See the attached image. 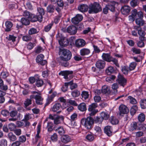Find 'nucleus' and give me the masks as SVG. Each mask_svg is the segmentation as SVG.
<instances>
[{
	"label": "nucleus",
	"instance_id": "nucleus-13",
	"mask_svg": "<svg viewBox=\"0 0 146 146\" xmlns=\"http://www.w3.org/2000/svg\"><path fill=\"white\" fill-rule=\"evenodd\" d=\"M106 62L105 61L100 60L97 61L96 63V67L100 70L103 69L105 67Z\"/></svg>",
	"mask_w": 146,
	"mask_h": 146
},
{
	"label": "nucleus",
	"instance_id": "nucleus-50",
	"mask_svg": "<svg viewBox=\"0 0 146 146\" xmlns=\"http://www.w3.org/2000/svg\"><path fill=\"white\" fill-rule=\"evenodd\" d=\"M9 129L11 131H13L16 128V126L13 123L9 124L8 125Z\"/></svg>",
	"mask_w": 146,
	"mask_h": 146
},
{
	"label": "nucleus",
	"instance_id": "nucleus-25",
	"mask_svg": "<svg viewBox=\"0 0 146 146\" xmlns=\"http://www.w3.org/2000/svg\"><path fill=\"white\" fill-rule=\"evenodd\" d=\"M104 131L105 133L108 136H111L112 133L111 127L109 126H107L105 127L104 128Z\"/></svg>",
	"mask_w": 146,
	"mask_h": 146
},
{
	"label": "nucleus",
	"instance_id": "nucleus-30",
	"mask_svg": "<svg viewBox=\"0 0 146 146\" xmlns=\"http://www.w3.org/2000/svg\"><path fill=\"white\" fill-rule=\"evenodd\" d=\"M86 139L88 141L91 142L94 140L95 136L92 133H90L86 135Z\"/></svg>",
	"mask_w": 146,
	"mask_h": 146
},
{
	"label": "nucleus",
	"instance_id": "nucleus-42",
	"mask_svg": "<svg viewBox=\"0 0 146 146\" xmlns=\"http://www.w3.org/2000/svg\"><path fill=\"white\" fill-rule=\"evenodd\" d=\"M55 7L52 5H48L47 8V11L49 13H52L54 12Z\"/></svg>",
	"mask_w": 146,
	"mask_h": 146
},
{
	"label": "nucleus",
	"instance_id": "nucleus-38",
	"mask_svg": "<svg viewBox=\"0 0 146 146\" xmlns=\"http://www.w3.org/2000/svg\"><path fill=\"white\" fill-rule=\"evenodd\" d=\"M110 92V89L108 86L106 85L103 86L102 88V92L104 94L108 93Z\"/></svg>",
	"mask_w": 146,
	"mask_h": 146
},
{
	"label": "nucleus",
	"instance_id": "nucleus-64",
	"mask_svg": "<svg viewBox=\"0 0 146 146\" xmlns=\"http://www.w3.org/2000/svg\"><path fill=\"white\" fill-rule=\"evenodd\" d=\"M17 113L18 111L16 110L12 111L9 113L10 116L13 117H15L17 115Z\"/></svg>",
	"mask_w": 146,
	"mask_h": 146
},
{
	"label": "nucleus",
	"instance_id": "nucleus-60",
	"mask_svg": "<svg viewBox=\"0 0 146 146\" xmlns=\"http://www.w3.org/2000/svg\"><path fill=\"white\" fill-rule=\"evenodd\" d=\"M53 23H51L47 26H46L44 28V30L46 32H48L51 29L53 25Z\"/></svg>",
	"mask_w": 146,
	"mask_h": 146
},
{
	"label": "nucleus",
	"instance_id": "nucleus-37",
	"mask_svg": "<svg viewBox=\"0 0 146 146\" xmlns=\"http://www.w3.org/2000/svg\"><path fill=\"white\" fill-rule=\"evenodd\" d=\"M100 116L103 119V120H107L108 119L109 117V115L107 113L105 112H102L100 113Z\"/></svg>",
	"mask_w": 146,
	"mask_h": 146
},
{
	"label": "nucleus",
	"instance_id": "nucleus-40",
	"mask_svg": "<svg viewBox=\"0 0 146 146\" xmlns=\"http://www.w3.org/2000/svg\"><path fill=\"white\" fill-rule=\"evenodd\" d=\"M137 110L138 108L136 106H133L130 110V113L131 115H134Z\"/></svg>",
	"mask_w": 146,
	"mask_h": 146
},
{
	"label": "nucleus",
	"instance_id": "nucleus-1",
	"mask_svg": "<svg viewBox=\"0 0 146 146\" xmlns=\"http://www.w3.org/2000/svg\"><path fill=\"white\" fill-rule=\"evenodd\" d=\"M59 52L60 56L57 58V61L59 62H62V61H68L72 58V53L68 50L65 49H62L59 48Z\"/></svg>",
	"mask_w": 146,
	"mask_h": 146
},
{
	"label": "nucleus",
	"instance_id": "nucleus-5",
	"mask_svg": "<svg viewBox=\"0 0 146 146\" xmlns=\"http://www.w3.org/2000/svg\"><path fill=\"white\" fill-rule=\"evenodd\" d=\"M60 34L58 33L56 35V37L60 45L64 47H66L68 45L69 42L68 40L66 38H64L63 36H62L60 38Z\"/></svg>",
	"mask_w": 146,
	"mask_h": 146
},
{
	"label": "nucleus",
	"instance_id": "nucleus-29",
	"mask_svg": "<svg viewBox=\"0 0 146 146\" xmlns=\"http://www.w3.org/2000/svg\"><path fill=\"white\" fill-rule=\"evenodd\" d=\"M61 107V105L60 103H56L54 105L52 108V110L53 111L56 112L59 110Z\"/></svg>",
	"mask_w": 146,
	"mask_h": 146
},
{
	"label": "nucleus",
	"instance_id": "nucleus-28",
	"mask_svg": "<svg viewBox=\"0 0 146 146\" xmlns=\"http://www.w3.org/2000/svg\"><path fill=\"white\" fill-rule=\"evenodd\" d=\"M8 137L10 141H14L17 139L16 136L12 132H10L8 134Z\"/></svg>",
	"mask_w": 146,
	"mask_h": 146
},
{
	"label": "nucleus",
	"instance_id": "nucleus-56",
	"mask_svg": "<svg viewBox=\"0 0 146 146\" xmlns=\"http://www.w3.org/2000/svg\"><path fill=\"white\" fill-rule=\"evenodd\" d=\"M26 140V137L24 135H22L19 137V141L20 142V143H23L25 142Z\"/></svg>",
	"mask_w": 146,
	"mask_h": 146
},
{
	"label": "nucleus",
	"instance_id": "nucleus-6",
	"mask_svg": "<svg viewBox=\"0 0 146 146\" xmlns=\"http://www.w3.org/2000/svg\"><path fill=\"white\" fill-rule=\"evenodd\" d=\"M97 106V104L96 103H92L89 106L88 110L90 112L89 114L90 115H94L98 112V110L96 109Z\"/></svg>",
	"mask_w": 146,
	"mask_h": 146
},
{
	"label": "nucleus",
	"instance_id": "nucleus-51",
	"mask_svg": "<svg viewBox=\"0 0 146 146\" xmlns=\"http://www.w3.org/2000/svg\"><path fill=\"white\" fill-rule=\"evenodd\" d=\"M39 13V15H38L39 16H42L45 14V11L41 7H38L37 9Z\"/></svg>",
	"mask_w": 146,
	"mask_h": 146
},
{
	"label": "nucleus",
	"instance_id": "nucleus-43",
	"mask_svg": "<svg viewBox=\"0 0 146 146\" xmlns=\"http://www.w3.org/2000/svg\"><path fill=\"white\" fill-rule=\"evenodd\" d=\"M138 118L139 122H143L144 121L145 119V115L143 113H141L139 115Z\"/></svg>",
	"mask_w": 146,
	"mask_h": 146
},
{
	"label": "nucleus",
	"instance_id": "nucleus-34",
	"mask_svg": "<svg viewBox=\"0 0 146 146\" xmlns=\"http://www.w3.org/2000/svg\"><path fill=\"white\" fill-rule=\"evenodd\" d=\"M43 81L41 79L38 78L36 79L35 84L37 87L42 86L43 84Z\"/></svg>",
	"mask_w": 146,
	"mask_h": 146
},
{
	"label": "nucleus",
	"instance_id": "nucleus-49",
	"mask_svg": "<svg viewBox=\"0 0 146 146\" xmlns=\"http://www.w3.org/2000/svg\"><path fill=\"white\" fill-rule=\"evenodd\" d=\"M145 35V33L144 31L142 32L141 33L140 35H139L140 36L139 38L140 41L143 42L144 41L146 40V38L144 36Z\"/></svg>",
	"mask_w": 146,
	"mask_h": 146
},
{
	"label": "nucleus",
	"instance_id": "nucleus-45",
	"mask_svg": "<svg viewBox=\"0 0 146 146\" xmlns=\"http://www.w3.org/2000/svg\"><path fill=\"white\" fill-rule=\"evenodd\" d=\"M128 100H129V102L132 104H134L137 103L136 100L131 96H129L128 97Z\"/></svg>",
	"mask_w": 146,
	"mask_h": 146
},
{
	"label": "nucleus",
	"instance_id": "nucleus-33",
	"mask_svg": "<svg viewBox=\"0 0 146 146\" xmlns=\"http://www.w3.org/2000/svg\"><path fill=\"white\" fill-rule=\"evenodd\" d=\"M21 22L23 25L26 26L29 25L30 23V22L28 19L24 17L21 19Z\"/></svg>",
	"mask_w": 146,
	"mask_h": 146
},
{
	"label": "nucleus",
	"instance_id": "nucleus-2",
	"mask_svg": "<svg viewBox=\"0 0 146 146\" xmlns=\"http://www.w3.org/2000/svg\"><path fill=\"white\" fill-rule=\"evenodd\" d=\"M31 93L32 94L30 96V99H35L36 103L38 105L42 104L43 99L41 97L40 92L33 91L31 92Z\"/></svg>",
	"mask_w": 146,
	"mask_h": 146
},
{
	"label": "nucleus",
	"instance_id": "nucleus-62",
	"mask_svg": "<svg viewBox=\"0 0 146 146\" xmlns=\"http://www.w3.org/2000/svg\"><path fill=\"white\" fill-rule=\"evenodd\" d=\"M57 4L58 6L60 7H61L62 9L64 6V3L62 0H58Z\"/></svg>",
	"mask_w": 146,
	"mask_h": 146
},
{
	"label": "nucleus",
	"instance_id": "nucleus-36",
	"mask_svg": "<svg viewBox=\"0 0 146 146\" xmlns=\"http://www.w3.org/2000/svg\"><path fill=\"white\" fill-rule=\"evenodd\" d=\"M32 99L27 98L25 100L24 103L25 107L26 108L28 106L31 105L32 103L31 99Z\"/></svg>",
	"mask_w": 146,
	"mask_h": 146
},
{
	"label": "nucleus",
	"instance_id": "nucleus-24",
	"mask_svg": "<svg viewBox=\"0 0 146 146\" xmlns=\"http://www.w3.org/2000/svg\"><path fill=\"white\" fill-rule=\"evenodd\" d=\"M55 131L57 132L58 134L60 135H64L65 133V131L63 127L62 126H59L54 128Z\"/></svg>",
	"mask_w": 146,
	"mask_h": 146
},
{
	"label": "nucleus",
	"instance_id": "nucleus-63",
	"mask_svg": "<svg viewBox=\"0 0 146 146\" xmlns=\"http://www.w3.org/2000/svg\"><path fill=\"white\" fill-rule=\"evenodd\" d=\"M7 145V141L6 139H3L0 141V146H6Z\"/></svg>",
	"mask_w": 146,
	"mask_h": 146
},
{
	"label": "nucleus",
	"instance_id": "nucleus-61",
	"mask_svg": "<svg viewBox=\"0 0 146 146\" xmlns=\"http://www.w3.org/2000/svg\"><path fill=\"white\" fill-rule=\"evenodd\" d=\"M112 62L114 64L118 67H119V64L118 63V60L117 59L112 57L111 59L110 60V62Z\"/></svg>",
	"mask_w": 146,
	"mask_h": 146
},
{
	"label": "nucleus",
	"instance_id": "nucleus-10",
	"mask_svg": "<svg viewBox=\"0 0 146 146\" xmlns=\"http://www.w3.org/2000/svg\"><path fill=\"white\" fill-rule=\"evenodd\" d=\"M82 16L79 14H77L76 16L72 19V22L75 25L78 24L83 19Z\"/></svg>",
	"mask_w": 146,
	"mask_h": 146
},
{
	"label": "nucleus",
	"instance_id": "nucleus-4",
	"mask_svg": "<svg viewBox=\"0 0 146 146\" xmlns=\"http://www.w3.org/2000/svg\"><path fill=\"white\" fill-rule=\"evenodd\" d=\"M94 123V119L91 117H88L87 118H83L81 120L82 124L88 129L92 128Z\"/></svg>",
	"mask_w": 146,
	"mask_h": 146
},
{
	"label": "nucleus",
	"instance_id": "nucleus-17",
	"mask_svg": "<svg viewBox=\"0 0 146 146\" xmlns=\"http://www.w3.org/2000/svg\"><path fill=\"white\" fill-rule=\"evenodd\" d=\"M73 73L72 71L65 70L61 71L59 73V75H61L64 76V78L66 79L68 78V75L69 74H72Z\"/></svg>",
	"mask_w": 146,
	"mask_h": 146
},
{
	"label": "nucleus",
	"instance_id": "nucleus-52",
	"mask_svg": "<svg viewBox=\"0 0 146 146\" xmlns=\"http://www.w3.org/2000/svg\"><path fill=\"white\" fill-rule=\"evenodd\" d=\"M106 73L110 75L114 71L113 68L111 66H109L106 70Z\"/></svg>",
	"mask_w": 146,
	"mask_h": 146
},
{
	"label": "nucleus",
	"instance_id": "nucleus-20",
	"mask_svg": "<svg viewBox=\"0 0 146 146\" xmlns=\"http://www.w3.org/2000/svg\"><path fill=\"white\" fill-rule=\"evenodd\" d=\"M102 58L104 61L110 62L112 57L111 56L110 53H103L102 56Z\"/></svg>",
	"mask_w": 146,
	"mask_h": 146
},
{
	"label": "nucleus",
	"instance_id": "nucleus-41",
	"mask_svg": "<svg viewBox=\"0 0 146 146\" xmlns=\"http://www.w3.org/2000/svg\"><path fill=\"white\" fill-rule=\"evenodd\" d=\"M140 106L141 108L145 109L146 108V100L141 99L140 102Z\"/></svg>",
	"mask_w": 146,
	"mask_h": 146
},
{
	"label": "nucleus",
	"instance_id": "nucleus-11",
	"mask_svg": "<svg viewBox=\"0 0 146 146\" xmlns=\"http://www.w3.org/2000/svg\"><path fill=\"white\" fill-rule=\"evenodd\" d=\"M64 117L62 115H56L54 120V124L57 125L61 123L64 121Z\"/></svg>",
	"mask_w": 146,
	"mask_h": 146
},
{
	"label": "nucleus",
	"instance_id": "nucleus-54",
	"mask_svg": "<svg viewBox=\"0 0 146 146\" xmlns=\"http://www.w3.org/2000/svg\"><path fill=\"white\" fill-rule=\"evenodd\" d=\"M115 78V76L114 75H111L109 77L106 78V80L107 82H112V81L114 80Z\"/></svg>",
	"mask_w": 146,
	"mask_h": 146
},
{
	"label": "nucleus",
	"instance_id": "nucleus-35",
	"mask_svg": "<svg viewBox=\"0 0 146 146\" xmlns=\"http://www.w3.org/2000/svg\"><path fill=\"white\" fill-rule=\"evenodd\" d=\"M53 124L52 122H48L47 123L46 128L48 132H51L53 130Z\"/></svg>",
	"mask_w": 146,
	"mask_h": 146
},
{
	"label": "nucleus",
	"instance_id": "nucleus-44",
	"mask_svg": "<svg viewBox=\"0 0 146 146\" xmlns=\"http://www.w3.org/2000/svg\"><path fill=\"white\" fill-rule=\"evenodd\" d=\"M81 95L83 98L86 100L88 98L89 94L88 92L86 91H83Z\"/></svg>",
	"mask_w": 146,
	"mask_h": 146
},
{
	"label": "nucleus",
	"instance_id": "nucleus-9",
	"mask_svg": "<svg viewBox=\"0 0 146 146\" xmlns=\"http://www.w3.org/2000/svg\"><path fill=\"white\" fill-rule=\"evenodd\" d=\"M86 44V43L85 40L82 39H77L75 42V46L78 48L83 47Z\"/></svg>",
	"mask_w": 146,
	"mask_h": 146
},
{
	"label": "nucleus",
	"instance_id": "nucleus-19",
	"mask_svg": "<svg viewBox=\"0 0 146 146\" xmlns=\"http://www.w3.org/2000/svg\"><path fill=\"white\" fill-rule=\"evenodd\" d=\"M121 11L123 15H127L130 11V7L128 6H124L121 8Z\"/></svg>",
	"mask_w": 146,
	"mask_h": 146
},
{
	"label": "nucleus",
	"instance_id": "nucleus-59",
	"mask_svg": "<svg viewBox=\"0 0 146 146\" xmlns=\"http://www.w3.org/2000/svg\"><path fill=\"white\" fill-rule=\"evenodd\" d=\"M131 51L134 53L136 54H138L140 53L141 50L138 48L135 47H133L132 48Z\"/></svg>",
	"mask_w": 146,
	"mask_h": 146
},
{
	"label": "nucleus",
	"instance_id": "nucleus-48",
	"mask_svg": "<svg viewBox=\"0 0 146 146\" xmlns=\"http://www.w3.org/2000/svg\"><path fill=\"white\" fill-rule=\"evenodd\" d=\"M80 94V92L77 90H75L72 92L71 94L73 97H78Z\"/></svg>",
	"mask_w": 146,
	"mask_h": 146
},
{
	"label": "nucleus",
	"instance_id": "nucleus-31",
	"mask_svg": "<svg viewBox=\"0 0 146 146\" xmlns=\"http://www.w3.org/2000/svg\"><path fill=\"white\" fill-rule=\"evenodd\" d=\"M121 70L123 73L125 75L128 74V72L130 71L128 66H123L121 67Z\"/></svg>",
	"mask_w": 146,
	"mask_h": 146
},
{
	"label": "nucleus",
	"instance_id": "nucleus-55",
	"mask_svg": "<svg viewBox=\"0 0 146 146\" xmlns=\"http://www.w3.org/2000/svg\"><path fill=\"white\" fill-rule=\"evenodd\" d=\"M22 38L23 40L25 41H30L32 39L30 35L24 36Z\"/></svg>",
	"mask_w": 146,
	"mask_h": 146
},
{
	"label": "nucleus",
	"instance_id": "nucleus-57",
	"mask_svg": "<svg viewBox=\"0 0 146 146\" xmlns=\"http://www.w3.org/2000/svg\"><path fill=\"white\" fill-rule=\"evenodd\" d=\"M32 14V13L29 12L27 11H25L23 12V15L24 16L29 19Z\"/></svg>",
	"mask_w": 146,
	"mask_h": 146
},
{
	"label": "nucleus",
	"instance_id": "nucleus-18",
	"mask_svg": "<svg viewBox=\"0 0 146 146\" xmlns=\"http://www.w3.org/2000/svg\"><path fill=\"white\" fill-rule=\"evenodd\" d=\"M77 28L74 26H70L67 29V32L71 35L75 34L77 32Z\"/></svg>",
	"mask_w": 146,
	"mask_h": 146
},
{
	"label": "nucleus",
	"instance_id": "nucleus-58",
	"mask_svg": "<svg viewBox=\"0 0 146 146\" xmlns=\"http://www.w3.org/2000/svg\"><path fill=\"white\" fill-rule=\"evenodd\" d=\"M35 44L34 43L30 42L27 45V48L30 50L32 49L35 46Z\"/></svg>",
	"mask_w": 146,
	"mask_h": 146
},
{
	"label": "nucleus",
	"instance_id": "nucleus-15",
	"mask_svg": "<svg viewBox=\"0 0 146 146\" xmlns=\"http://www.w3.org/2000/svg\"><path fill=\"white\" fill-rule=\"evenodd\" d=\"M118 82L121 86L124 87L126 84L127 80L121 75H119L118 76Z\"/></svg>",
	"mask_w": 146,
	"mask_h": 146
},
{
	"label": "nucleus",
	"instance_id": "nucleus-39",
	"mask_svg": "<svg viewBox=\"0 0 146 146\" xmlns=\"http://www.w3.org/2000/svg\"><path fill=\"white\" fill-rule=\"evenodd\" d=\"M110 122L113 125H116L118 123V121L115 117L113 116L111 117L110 118Z\"/></svg>",
	"mask_w": 146,
	"mask_h": 146
},
{
	"label": "nucleus",
	"instance_id": "nucleus-7",
	"mask_svg": "<svg viewBox=\"0 0 146 146\" xmlns=\"http://www.w3.org/2000/svg\"><path fill=\"white\" fill-rule=\"evenodd\" d=\"M44 58V56L42 54L38 55L36 59V62L42 66L45 65L47 63V61L46 60H43Z\"/></svg>",
	"mask_w": 146,
	"mask_h": 146
},
{
	"label": "nucleus",
	"instance_id": "nucleus-46",
	"mask_svg": "<svg viewBox=\"0 0 146 146\" xmlns=\"http://www.w3.org/2000/svg\"><path fill=\"white\" fill-rule=\"evenodd\" d=\"M141 26L139 25L138 26H135L133 27L134 29L138 31V33L139 35H140L141 33L143 31L142 30V28L141 27Z\"/></svg>",
	"mask_w": 146,
	"mask_h": 146
},
{
	"label": "nucleus",
	"instance_id": "nucleus-16",
	"mask_svg": "<svg viewBox=\"0 0 146 146\" xmlns=\"http://www.w3.org/2000/svg\"><path fill=\"white\" fill-rule=\"evenodd\" d=\"M61 141L64 143H67L71 141L70 137L67 135H63L61 137Z\"/></svg>",
	"mask_w": 146,
	"mask_h": 146
},
{
	"label": "nucleus",
	"instance_id": "nucleus-3",
	"mask_svg": "<svg viewBox=\"0 0 146 146\" xmlns=\"http://www.w3.org/2000/svg\"><path fill=\"white\" fill-rule=\"evenodd\" d=\"M88 13L90 14L97 13L102 10L100 4L96 2L90 5Z\"/></svg>",
	"mask_w": 146,
	"mask_h": 146
},
{
	"label": "nucleus",
	"instance_id": "nucleus-32",
	"mask_svg": "<svg viewBox=\"0 0 146 146\" xmlns=\"http://www.w3.org/2000/svg\"><path fill=\"white\" fill-rule=\"evenodd\" d=\"M136 24L140 26H143L145 23V21L142 19L137 18L135 20Z\"/></svg>",
	"mask_w": 146,
	"mask_h": 146
},
{
	"label": "nucleus",
	"instance_id": "nucleus-21",
	"mask_svg": "<svg viewBox=\"0 0 146 146\" xmlns=\"http://www.w3.org/2000/svg\"><path fill=\"white\" fill-rule=\"evenodd\" d=\"M90 52V50L89 49L85 48H82L80 51V55L82 56L88 55Z\"/></svg>",
	"mask_w": 146,
	"mask_h": 146
},
{
	"label": "nucleus",
	"instance_id": "nucleus-26",
	"mask_svg": "<svg viewBox=\"0 0 146 146\" xmlns=\"http://www.w3.org/2000/svg\"><path fill=\"white\" fill-rule=\"evenodd\" d=\"M88 6L85 4L80 5L78 7V10L82 13L87 11L88 10Z\"/></svg>",
	"mask_w": 146,
	"mask_h": 146
},
{
	"label": "nucleus",
	"instance_id": "nucleus-8",
	"mask_svg": "<svg viewBox=\"0 0 146 146\" xmlns=\"http://www.w3.org/2000/svg\"><path fill=\"white\" fill-rule=\"evenodd\" d=\"M43 17L41 16H39L38 15H36L32 14L29 19L31 22H35L37 21L41 22L42 20Z\"/></svg>",
	"mask_w": 146,
	"mask_h": 146
},
{
	"label": "nucleus",
	"instance_id": "nucleus-47",
	"mask_svg": "<svg viewBox=\"0 0 146 146\" xmlns=\"http://www.w3.org/2000/svg\"><path fill=\"white\" fill-rule=\"evenodd\" d=\"M55 96V95L54 94H52L51 95L49 96L47 99V104H48L52 101Z\"/></svg>",
	"mask_w": 146,
	"mask_h": 146
},
{
	"label": "nucleus",
	"instance_id": "nucleus-12",
	"mask_svg": "<svg viewBox=\"0 0 146 146\" xmlns=\"http://www.w3.org/2000/svg\"><path fill=\"white\" fill-rule=\"evenodd\" d=\"M119 114H125L129 112V110L128 108L125 106L124 105H121L119 108Z\"/></svg>",
	"mask_w": 146,
	"mask_h": 146
},
{
	"label": "nucleus",
	"instance_id": "nucleus-14",
	"mask_svg": "<svg viewBox=\"0 0 146 146\" xmlns=\"http://www.w3.org/2000/svg\"><path fill=\"white\" fill-rule=\"evenodd\" d=\"M129 130L130 131H133L135 130H140V129L138 126L137 123L133 122L131 124L129 127Z\"/></svg>",
	"mask_w": 146,
	"mask_h": 146
},
{
	"label": "nucleus",
	"instance_id": "nucleus-53",
	"mask_svg": "<svg viewBox=\"0 0 146 146\" xmlns=\"http://www.w3.org/2000/svg\"><path fill=\"white\" fill-rule=\"evenodd\" d=\"M137 65L135 62H132L130 63L129 65V69L130 71L133 70L135 69Z\"/></svg>",
	"mask_w": 146,
	"mask_h": 146
},
{
	"label": "nucleus",
	"instance_id": "nucleus-23",
	"mask_svg": "<svg viewBox=\"0 0 146 146\" xmlns=\"http://www.w3.org/2000/svg\"><path fill=\"white\" fill-rule=\"evenodd\" d=\"M116 4V2L113 1H111L108 3V7L109 9L112 12H114L115 11V5Z\"/></svg>",
	"mask_w": 146,
	"mask_h": 146
},
{
	"label": "nucleus",
	"instance_id": "nucleus-22",
	"mask_svg": "<svg viewBox=\"0 0 146 146\" xmlns=\"http://www.w3.org/2000/svg\"><path fill=\"white\" fill-rule=\"evenodd\" d=\"M6 28L5 31L6 32H9L11 30V29L13 26L12 23L10 21H7L5 23Z\"/></svg>",
	"mask_w": 146,
	"mask_h": 146
},
{
	"label": "nucleus",
	"instance_id": "nucleus-27",
	"mask_svg": "<svg viewBox=\"0 0 146 146\" xmlns=\"http://www.w3.org/2000/svg\"><path fill=\"white\" fill-rule=\"evenodd\" d=\"M78 108L79 110L82 112L85 111L87 110L86 104L84 103H80Z\"/></svg>",
	"mask_w": 146,
	"mask_h": 146
}]
</instances>
